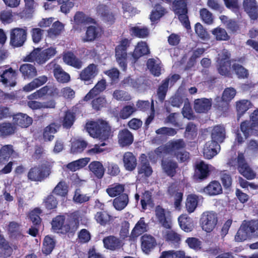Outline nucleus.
<instances>
[{
	"label": "nucleus",
	"mask_w": 258,
	"mask_h": 258,
	"mask_svg": "<svg viewBox=\"0 0 258 258\" xmlns=\"http://www.w3.org/2000/svg\"><path fill=\"white\" fill-rule=\"evenodd\" d=\"M85 128L91 137L105 140L111 134V127L108 122L103 119L90 120L86 123Z\"/></svg>",
	"instance_id": "nucleus-1"
},
{
	"label": "nucleus",
	"mask_w": 258,
	"mask_h": 258,
	"mask_svg": "<svg viewBox=\"0 0 258 258\" xmlns=\"http://www.w3.org/2000/svg\"><path fill=\"white\" fill-rule=\"evenodd\" d=\"M166 3L172 4V10L179 21L187 29L191 28L188 16V0H164Z\"/></svg>",
	"instance_id": "nucleus-2"
},
{
	"label": "nucleus",
	"mask_w": 258,
	"mask_h": 258,
	"mask_svg": "<svg viewBox=\"0 0 258 258\" xmlns=\"http://www.w3.org/2000/svg\"><path fill=\"white\" fill-rule=\"evenodd\" d=\"M258 236V220H251L242 224L235 236V240L242 242Z\"/></svg>",
	"instance_id": "nucleus-3"
},
{
	"label": "nucleus",
	"mask_w": 258,
	"mask_h": 258,
	"mask_svg": "<svg viewBox=\"0 0 258 258\" xmlns=\"http://www.w3.org/2000/svg\"><path fill=\"white\" fill-rule=\"evenodd\" d=\"M131 40L128 38L121 39L115 48V57L119 67L125 71L127 66V49L131 45Z\"/></svg>",
	"instance_id": "nucleus-4"
},
{
	"label": "nucleus",
	"mask_w": 258,
	"mask_h": 258,
	"mask_svg": "<svg viewBox=\"0 0 258 258\" xmlns=\"http://www.w3.org/2000/svg\"><path fill=\"white\" fill-rule=\"evenodd\" d=\"M52 229L57 233H73L78 228L77 223L74 220H65L63 216H57L51 222Z\"/></svg>",
	"instance_id": "nucleus-5"
},
{
	"label": "nucleus",
	"mask_w": 258,
	"mask_h": 258,
	"mask_svg": "<svg viewBox=\"0 0 258 258\" xmlns=\"http://www.w3.org/2000/svg\"><path fill=\"white\" fill-rule=\"evenodd\" d=\"M240 129L243 137L240 133L237 134L236 140L239 143L243 142L253 133V131L258 130V114H252L250 116L249 122H242Z\"/></svg>",
	"instance_id": "nucleus-6"
},
{
	"label": "nucleus",
	"mask_w": 258,
	"mask_h": 258,
	"mask_svg": "<svg viewBox=\"0 0 258 258\" xmlns=\"http://www.w3.org/2000/svg\"><path fill=\"white\" fill-rule=\"evenodd\" d=\"M27 28L25 26L16 27L10 31V45L13 48L23 46L27 39Z\"/></svg>",
	"instance_id": "nucleus-7"
},
{
	"label": "nucleus",
	"mask_w": 258,
	"mask_h": 258,
	"mask_svg": "<svg viewBox=\"0 0 258 258\" xmlns=\"http://www.w3.org/2000/svg\"><path fill=\"white\" fill-rule=\"evenodd\" d=\"M96 14L101 20L107 26H111L115 24L117 14L106 5L100 4L96 7Z\"/></svg>",
	"instance_id": "nucleus-8"
},
{
	"label": "nucleus",
	"mask_w": 258,
	"mask_h": 258,
	"mask_svg": "<svg viewBox=\"0 0 258 258\" xmlns=\"http://www.w3.org/2000/svg\"><path fill=\"white\" fill-rule=\"evenodd\" d=\"M229 164L232 166L236 165L239 172L247 179L251 180L255 177V173L245 162L242 153L238 154L236 160L230 161Z\"/></svg>",
	"instance_id": "nucleus-9"
},
{
	"label": "nucleus",
	"mask_w": 258,
	"mask_h": 258,
	"mask_svg": "<svg viewBox=\"0 0 258 258\" xmlns=\"http://www.w3.org/2000/svg\"><path fill=\"white\" fill-rule=\"evenodd\" d=\"M218 222V217L216 213L212 211L204 212L200 218V224L203 230L210 233L216 227Z\"/></svg>",
	"instance_id": "nucleus-10"
},
{
	"label": "nucleus",
	"mask_w": 258,
	"mask_h": 258,
	"mask_svg": "<svg viewBox=\"0 0 258 258\" xmlns=\"http://www.w3.org/2000/svg\"><path fill=\"white\" fill-rule=\"evenodd\" d=\"M98 73V66L93 63H91L80 72L78 79L84 82L85 84H91Z\"/></svg>",
	"instance_id": "nucleus-11"
},
{
	"label": "nucleus",
	"mask_w": 258,
	"mask_h": 258,
	"mask_svg": "<svg viewBox=\"0 0 258 258\" xmlns=\"http://www.w3.org/2000/svg\"><path fill=\"white\" fill-rule=\"evenodd\" d=\"M17 72L10 67L4 70L1 75V81L7 86L14 87L17 84Z\"/></svg>",
	"instance_id": "nucleus-12"
},
{
	"label": "nucleus",
	"mask_w": 258,
	"mask_h": 258,
	"mask_svg": "<svg viewBox=\"0 0 258 258\" xmlns=\"http://www.w3.org/2000/svg\"><path fill=\"white\" fill-rule=\"evenodd\" d=\"M50 173V169L48 167H34L28 172V177L32 181H41L47 177Z\"/></svg>",
	"instance_id": "nucleus-13"
},
{
	"label": "nucleus",
	"mask_w": 258,
	"mask_h": 258,
	"mask_svg": "<svg viewBox=\"0 0 258 258\" xmlns=\"http://www.w3.org/2000/svg\"><path fill=\"white\" fill-rule=\"evenodd\" d=\"M185 145L182 140H174L168 142L165 146L164 149L166 154H170L172 156L176 155L179 153L180 150L184 148Z\"/></svg>",
	"instance_id": "nucleus-14"
},
{
	"label": "nucleus",
	"mask_w": 258,
	"mask_h": 258,
	"mask_svg": "<svg viewBox=\"0 0 258 258\" xmlns=\"http://www.w3.org/2000/svg\"><path fill=\"white\" fill-rule=\"evenodd\" d=\"M47 67L50 69L51 68V67H53V75L58 82L65 83L70 81V76L69 74L64 72L59 64L51 61L47 64Z\"/></svg>",
	"instance_id": "nucleus-15"
},
{
	"label": "nucleus",
	"mask_w": 258,
	"mask_h": 258,
	"mask_svg": "<svg viewBox=\"0 0 258 258\" xmlns=\"http://www.w3.org/2000/svg\"><path fill=\"white\" fill-rule=\"evenodd\" d=\"M243 7L251 20L258 18V5L256 0H243Z\"/></svg>",
	"instance_id": "nucleus-16"
},
{
	"label": "nucleus",
	"mask_w": 258,
	"mask_h": 258,
	"mask_svg": "<svg viewBox=\"0 0 258 258\" xmlns=\"http://www.w3.org/2000/svg\"><path fill=\"white\" fill-rule=\"evenodd\" d=\"M212 105L211 98H202L195 100L194 108L196 113H207L211 108Z\"/></svg>",
	"instance_id": "nucleus-17"
},
{
	"label": "nucleus",
	"mask_w": 258,
	"mask_h": 258,
	"mask_svg": "<svg viewBox=\"0 0 258 258\" xmlns=\"http://www.w3.org/2000/svg\"><path fill=\"white\" fill-rule=\"evenodd\" d=\"M56 104L55 101L52 99L44 102L36 100H29L27 102L28 106L32 110L54 109L56 107Z\"/></svg>",
	"instance_id": "nucleus-18"
},
{
	"label": "nucleus",
	"mask_w": 258,
	"mask_h": 258,
	"mask_svg": "<svg viewBox=\"0 0 258 258\" xmlns=\"http://www.w3.org/2000/svg\"><path fill=\"white\" fill-rule=\"evenodd\" d=\"M102 32L103 29L101 27L89 26L87 28L85 35L82 38V41L84 42H92L100 37Z\"/></svg>",
	"instance_id": "nucleus-19"
},
{
	"label": "nucleus",
	"mask_w": 258,
	"mask_h": 258,
	"mask_svg": "<svg viewBox=\"0 0 258 258\" xmlns=\"http://www.w3.org/2000/svg\"><path fill=\"white\" fill-rule=\"evenodd\" d=\"M201 200V196L192 194L188 195L185 202L187 212L189 214L194 213L199 205Z\"/></svg>",
	"instance_id": "nucleus-20"
},
{
	"label": "nucleus",
	"mask_w": 258,
	"mask_h": 258,
	"mask_svg": "<svg viewBox=\"0 0 258 258\" xmlns=\"http://www.w3.org/2000/svg\"><path fill=\"white\" fill-rule=\"evenodd\" d=\"M62 59L67 64L75 69H80L83 66V61L72 51L64 53L62 56Z\"/></svg>",
	"instance_id": "nucleus-21"
},
{
	"label": "nucleus",
	"mask_w": 258,
	"mask_h": 258,
	"mask_svg": "<svg viewBox=\"0 0 258 258\" xmlns=\"http://www.w3.org/2000/svg\"><path fill=\"white\" fill-rule=\"evenodd\" d=\"M220 150V147L218 144L213 141H209L204 146L203 154L206 158L210 159L216 156Z\"/></svg>",
	"instance_id": "nucleus-22"
},
{
	"label": "nucleus",
	"mask_w": 258,
	"mask_h": 258,
	"mask_svg": "<svg viewBox=\"0 0 258 258\" xmlns=\"http://www.w3.org/2000/svg\"><path fill=\"white\" fill-rule=\"evenodd\" d=\"M155 217L161 225L168 229L172 227L171 221L166 217V211L161 207L158 206L155 210Z\"/></svg>",
	"instance_id": "nucleus-23"
},
{
	"label": "nucleus",
	"mask_w": 258,
	"mask_h": 258,
	"mask_svg": "<svg viewBox=\"0 0 258 258\" xmlns=\"http://www.w3.org/2000/svg\"><path fill=\"white\" fill-rule=\"evenodd\" d=\"M106 87V83L105 80L102 79L98 81L95 86L85 96L83 100L88 101L93 99L100 92L103 91Z\"/></svg>",
	"instance_id": "nucleus-24"
},
{
	"label": "nucleus",
	"mask_w": 258,
	"mask_h": 258,
	"mask_svg": "<svg viewBox=\"0 0 258 258\" xmlns=\"http://www.w3.org/2000/svg\"><path fill=\"white\" fill-rule=\"evenodd\" d=\"M168 192L173 198V205L175 210L178 212L180 211L183 193L181 191H179L174 185H172L169 187Z\"/></svg>",
	"instance_id": "nucleus-25"
},
{
	"label": "nucleus",
	"mask_w": 258,
	"mask_h": 258,
	"mask_svg": "<svg viewBox=\"0 0 258 258\" xmlns=\"http://www.w3.org/2000/svg\"><path fill=\"white\" fill-rule=\"evenodd\" d=\"M13 123L21 127H28L33 122L32 117L27 114H14Z\"/></svg>",
	"instance_id": "nucleus-26"
},
{
	"label": "nucleus",
	"mask_w": 258,
	"mask_h": 258,
	"mask_svg": "<svg viewBox=\"0 0 258 258\" xmlns=\"http://www.w3.org/2000/svg\"><path fill=\"white\" fill-rule=\"evenodd\" d=\"M156 245V241L153 236L145 234L141 237V247L145 253L150 252Z\"/></svg>",
	"instance_id": "nucleus-27"
},
{
	"label": "nucleus",
	"mask_w": 258,
	"mask_h": 258,
	"mask_svg": "<svg viewBox=\"0 0 258 258\" xmlns=\"http://www.w3.org/2000/svg\"><path fill=\"white\" fill-rule=\"evenodd\" d=\"M19 71L24 79H31L37 75L35 67L30 63H24L20 66Z\"/></svg>",
	"instance_id": "nucleus-28"
},
{
	"label": "nucleus",
	"mask_w": 258,
	"mask_h": 258,
	"mask_svg": "<svg viewBox=\"0 0 258 258\" xmlns=\"http://www.w3.org/2000/svg\"><path fill=\"white\" fill-rule=\"evenodd\" d=\"M123 163L125 169L131 171L134 170L137 166V158L132 152H127L123 154Z\"/></svg>",
	"instance_id": "nucleus-29"
},
{
	"label": "nucleus",
	"mask_w": 258,
	"mask_h": 258,
	"mask_svg": "<svg viewBox=\"0 0 258 258\" xmlns=\"http://www.w3.org/2000/svg\"><path fill=\"white\" fill-rule=\"evenodd\" d=\"M118 143L121 147L129 146L132 144L134 138L132 134L127 130L120 131L118 135Z\"/></svg>",
	"instance_id": "nucleus-30"
},
{
	"label": "nucleus",
	"mask_w": 258,
	"mask_h": 258,
	"mask_svg": "<svg viewBox=\"0 0 258 258\" xmlns=\"http://www.w3.org/2000/svg\"><path fill=\"white\" fill-rule=\"evenodd\" d=\"M180 227L186 232L191 231L194 227L192 220L186 214H182L178 218Z\"/></svg>",
	"instance_id": "nucleus-31"
},
{
	"label": "nucleus",
	"mask_w": 258,
	"mask_h": 258,
	"mask_svg": "<svg viewBox=\"0 0 258 258\" xmlns=\"http://www.w3.org/2000/svg\"><path fill=\"white\" fill-rule=\"evenodd\" d=\"M149 53L150 50L147 43L146 42L141 41L137 44L132 53V56L135 60H137L141 57Z\"/></svg>",
	"instance_id": "nucleus-32"
},
{
	"label": "nucleus",
	"mask_w": 258,
	"mask_h": 258,
	"mask_svg": "<svg viewBox=\"0 0 258 258\" xmlns=\"http://www.w3.org/2000/svg\"><path fill=\"white\" fill-rule=\"evenodd\" d=\"M222 191V186L220 183L217 181H213L206 186L203 192L206 195L214 196L220 194Z\"/></svg>",
	"instance_id": "nucleus-33"
},
{
	"label": "nucleus",
	"mask_w": 258,
	"mask_h": 258,
	"mask_svg": "<svg viewBox=\"0 0 258 258\" xmlns=\"http://www.w3.org/2000/svg\"><path fill=\"white\" fill-rule=\"evenodd\" d=\"M148 224L145 222L143 217L140 218L133 228L130 237L134 238L138 237L144 232L147 231Z\"/></svg>",
	"instance_id": "nucleus-34"
},
{
	"label": "nucleus",
	"mask_w": 258,
	"mask_h": 258,
	"mask_svg": "<svg viewBox=\"0 0 258 258\" xmlns=\"http://www.w3.org/2000/svg\"><path fill=\"white\" fill-rule=\"evenodd\" d=\"M94 219L98 224L103 226L109 225L113 221V217L105 211L97 212Z\"/></svg>",
	"instance_id": "nucleus-35"
},
{
	"label": "nucleus",
	"mask_w": 258,
	"mask_h": 258,
	"mask_svg": "<svg viewBox=\"0 0 258 258\" xmlns=\"http://www.w3.org/2000/svg\"><path fill=\"white\" fill-rule=\"evenodd\" d=\"M130 35L135 37L145 38L150 34L149 29L146 26L140 27L139 26L131 27L129 29Z\"/></svg>",
	"instance_id": "nucleus-36"
},
{
	"label": "nucleus",
	"mask_w": 258,
	"mask_h": 258,
	"mask_svg": "<svg viewBox=\"0 0 258 258\" xmlns=\"http://www.w3.org/2000/svg\"><path fill=\"white\" fill-rule=\"evenodd\" d=\"M212 141L219 144L222 142L225 138V131L223 126L217 125L212 130L211 133Z\"/></svg>",
	"instance_id": "nucleus-37"
},
{
	"label": "nucleus",
	"mask_w": 258,
	"mask_h": 258,
	"mask_svg": "<svg viewBox=\"0 0 258 258\" xmlns=\"http://www.w3.org/2000/svg\"><path fill=\"white\" fill-rule=\"evenodd\" d=\"M211 166L201 161L197 164L196 176L197 178L203 179L206 178L209 175Z\"/></svg>",
	"instance_id": "nucleus-38"
},
{
	"label": "nucleus",
	"mask_w": 258,
	"mask_h": 258,
	"mask_svg": "<svg viewBox=\"0 0 258 258\" xmlns=\"http://www.w3.org/2000/svg\"><path fill=\"white\" fill-rule=\"evenodd\" d=\"M136 109L137 111L144 112L150 111V113H155L153 100H152L151 103L148 100H138L136 102Z\"/></svg>",
	"instance_id": "nucleus-39"
},
{
	"label": "nucleus",
	"mask_w": 258,
	"mask_h": 258,
	"mask_svg": "<svg viewBox=\"0 0 258 258\" xmlns=\"http://www.w3.org/2000/svg\"><path fill=\"white\" fill-rule=\"evenodd\" d=\"M231 62L228 58H222L220 60L218 67V73L222 76L231 77L230 72Z\"/></svg>",
	"instance_id": "nucleus-40"
},
{
	"label": "nucleus",
	"mask_w": 258,
	"mask_h": 258,
	"mask_svg": "<svg viewBox=\"0 0 258 258\" xmlns=\"http://www.w3.org/2000/svg\"><path fill=\"white\" fill-rule=\"evenodd\" d=\"M60 125L52 123L45 127L43 130V138L45 141H50L54 138V135L57 132Z\"/></svg>",
	"instance_id": "nucleus-41"
},
{
	"label": "nucleus",
	"mask_w": 258,
	"mask_h": 258,
	"mask_svg": "<svg viewBox=\"0 0 258 258\" xmlns=\"http://www.w3.org/2000/svg\"><path fill=\"white\" fill-rule=\"evenodd\" d=\"M74 22L76 24H86L97 23L95 20L91 17H88L82 12H77L74 17Z\"/></svg>",
	"instance_id": "nucleus-42"
},
{
	"label": "nucleus",
	"mask_w": 258,
	"mask_h": 258,
	"mask_svg": "<svg viewBox=\"0 0 258 258\" xmlns=\"http://www.w3.org/2000/svg\"><path fill=\"white\" fill-rule=\"evenodd\" d=\"M89 161V158H81L69 163L66 165V167L70 171L74 172L86 166Z\"/></svg>",
	"instance_id": "nucleus-43"
},
{
	"label": "nucleus",
	"mask_w": 258,
	"mask_h": 258,
	"mask_svg": "<svg viewBox=\"0 0 258 258\" xmlns=\"http://www.w3.org/2000/svg\"><path fill=\"white\" fill-rule=\"evenodd\" d=\"M55 245V240L53 237L49 235L45 237L42 248V252L48 255L51 253Z\"/></svg>",
	"instance_id": "nucleus-44"
},
{
	"label": "nucleus",
	"mask_w": 258,
	"mask_h": 258,
	"mask_svg": "<svg viewBox=\"0 0 258 258\" xmlns=\"http://www.w3.org/2000/svg\"><path fill=\"white\" fill-rule=\"evenodd\" d=\"M103 243L105 247L110 250H114L120 247L122 245L121 241L113 236L104 238Z\"/></svg>",
	"instance_id": "nucleus-45"
},
{
	"label": "nucleus",
	"mask_w": 258,
	"mask_h": 258,
	"mask_svg": "<svg viewBox=\"0 0 258 258\" xmlns=\"http://www.w3.org/2000/svg\"><path fill=\"white\" fill-rule=\"evenodd\" d=\"M56 53V50L55 48L50 47L40 51L39 58L38 61L39 64L45 63L48 59L53 57Z\"/></svg>",
	"instance_id": "nucleus-46"
},
{
	"label": "nucleus",
	"mask_w": 258,
	"mask_h": 258,
	"mask_svg": "<svg viewBox=\"0 0 258 258\" xmlns=\"http://www.w3.org/2000/svg\"><path fill=\"white\" fill-rule=\"evenodd\" d=\"M89 168L98 178H101L103 177L105 169L100 162L95 161L91 162L89 165Z\"/></svg>",
	"instance_id": "nucleus-47"
},
{
	"label": "nucleus",
	"mask_w": 258,
	"mask_h": 258,
	"mask_svg": "<svg viewBox=\"0 0 258 258\" xmlns=\"http://www.w3.org/2000/svg\"><path fill=\"white\" fill-rule=\"evenodd\" d=\"M170 79L166 78L162 81L161 85L158 87L157 90V95L159 100L161 102H163L166 97L168 91Z\"/></svg>",
	"instance_id": "nucleus-48"
},
{
	"label": "nucleus",
	"mask_w": 258,
	"mask_h": 258,
	"mask_svg": "<svg viewBox=\"0 0 258 258\" xmlns=\"http://www.w3.org/2000/svg\"><path fill=\"white\" fill-rule=\"evenodd\" d=\"M17 128L11 123L3 122L0 124V136L6 137L12 135L16 132Z\"/></svg>",
	"instance_id": "nucleus-49"
},
{
	"label": "nucleus",
	"mask_w": 258,
	"mask_h": 258,
	"mask_svg": "<svg viewBox=\"0 0 258 258\" xmlns=\"http://www.w3.org/2000/svg\"><path fill=\"white\" fill-rule=\"evenodd\" d=\"M214 107L222 113H227L230 107V103L222 97H217L215 99Z\"/></svg>",
	"instance_id": "nucleus-50"
},
{
	"label": "nucleus",
	"mask_w": 258,
	"mask_h": 258,
	"mask_svg": "<svg viewBox=\"0 0 258 258\" xmlns=\"http://www.w3.org/2000/svg\"><path fill=\"white\" fill-rule=\"evenodd\" d=\"M236 109L237 113H245L248 109L253 107V104L250 101L247 99H242L235 102Z\"/></svg>",
	"instance_id": "nucleus-51"
},
{
	"label": "nucleus",
	"mask_w": 258,
	"mask_h": 258,
	"mask_svg": "<svg viewBox=\"0 0 258 258\" xmlns=\"http://www.w3.org/2000/svg\"><path fill=\"white\" fill-rule=\"evenodd\" d=\"M128 198L126 194H123L121 196L115 198L113 200V206L115 209L118 211L123 210L128 204Z\"/></svg>",
	"instance_id": "nucleus-52"
},
{
	"label": "nucleus",
	"mask_w": 258,
	"mask_h": 258,
	"mask_svg": "<svg viewBox=\"0 0 258 258\" xmlns=\"http://www.w3.org/2000/svg\"><path fill=\"white\" fill-rule=\"evenodd\" d=\"M177 166V164L171 160L165 159L162 162V167L163 170L171 176H173L174 174Z\"/></svg>",
	"instance_id": "nucleus-53"
},
{
	"label": "nucleus",
	"mask_w": 258,
	"mask_h": 258,
	"mask_svg": "<svg viewBox=\"0 0 258 258\" xmlns=\"http://www.w3.org/2000/svg\"><path fill=\"white\" fill-rule=\"evenodd\" d=\"M147 66L154 76L158 77L161 75V68L154 58H149L147 60Z\"/></svg>",
	"instance_id": "nucleus-54"
},
{
	"label": "nucleus",
	"mask_w": 258,
	"mask_h": 258,
	"mask_svg": "<svg viewBox=\"0 0 258 258\" xmlns=\"http://www.w3.org/2000/svg\"><path fill=\"white\" fill-rule=\"evenodd\" d=\"M124 190V186L116 183L110 185L106 189L107 194L111 197H115L121 194Z\"/></svg>",
	"instance_id": "nucleus-55"
},
{
	"label": "nucleus",
	"mask_w": 258,
	"mask_h": 258,
	"mask_svg": "<svg viewBox=\"0 0 258 258\" xmlns=\"http://www.w3.org/2000/svg\"><path fill=\"white\" fill-rule=\"evenodd\" d=\"M113 98L119 101L128 102L132 99L130 94L124 90L116 89L113 91Z\"/></svg>",
	"instance_id": "nucleus-56"
},
{
	"label": "nucleus",
	"mask_w": 258,
	"mask_h": 258,
	"mask_svg": "<svg viewBox=\"0 0 258 258\" xmlns=\"http://www.w3.org/2000/svg\"><path fill=\"white\" fill-rule=\"evenodd\" d=\"M87 146V143L81 139H74L72 141L71 152L77 153L83 151Z\"/></svg>",
	"instance_id": "nucleus-57"
},
{
	"label": "nucleus",
	"mask_w": 258,
	"mask_h": 258,
	"mask_svg": "<svg viewBox=\"0 0 258 258\" xmlns=\"http://www.w3.org/2000/svg\"><path fill=\"white\" fill-rule=\"evenodd\" d=\"M141 166L139 169V174H144L145 176H149L152 173V169L150 166L149 164L146 162V156L142 154L140 157Z\"/></svg>",
	"instance_id": "nucleus-58"
},
{
	"label": "nucleus",
	"mask_w": 258,
	"mask_h": 258,
	"mask_svg": "<svg viewBox=\"0 0 258 258\" xmlns=\"http://www.w3.org/2000/svg\"><path fill=\"white\" fill-rule=\"evenodd\" d=\"M13 151L12 146L11 145L3 147L0 150V162L4 161V163H6Z\"/></svg>",
	"instance_id": "nucleus-59"
},
{
	"label": "nucleus",
	"mask_w": 258,
	"mask_h": 258,
	"mask_svg": "<svg viewBox=\"0 0 258 258\" xmlns=\"http://www.w3.org/2000/svg\"><path fill=\"white\" fill-rule=\"evenodd\" d=\"M233 70L239 79H246L249 76L248 70L242 65L234 63L232 65Z\"/></svg>",
	"instance_id": "nucleus-60"
},
{
	"label": "nucleus",
	"mask_w": 258,
	"mask_h": 258,
	"mask_svg": "<svg viewBox=\"0 0 258 258\" xmlns=\"http://www.w3.org/2000/svg\"><path fill=\"white\" fill-rule=\"evenodd\" d=\"M63 26L61 22L57 21L53 23L51 27L48 31V36L50 37H53L59 35Z\"/></svg>",
	"instance_id": "nucleus-61"
},
{
	"label": "nucleus",
	"mask_w": 258,
	"mask_h": 258,
	"mask_svg": "<svg viewBox=\"0 0 258 258\" xmlns=\"http://www.w3.org/2000/svg\"><path fill=\"white\" fill-rule=\"evenodd\" d=\"M53 193L61 196L65 197L67 195L68 192V185L64 181H60L54 187Z\"/></svg>",
	"instance_id": "nucleus-62"
},
{
	"label": "nucleus",
	"mask_w": 258,
	"mask_h": 258,
	"mask_svg": "<svg viewBox=\"0 0 258 258\" xmlns=\"http://www.w3.org/2000/svg\"><path fill=\"white\" fill-rule=\"evenodd\" d=\"M200 15L201 19L205 23L210 25L213 23L214 17L213 14L206 8H202L200 10Z\"/></svg>",
	"instance_id": "nucleus-63"
},
{
	"label": "nucleus",
	"mask_w": 258,
	"mask_h": 258,
	"mask_svg": "<svg viewBox=\"0 0 258 258\" xmlns=\"http://www.w3.org/2000/svg\"><path fill=\"white\" fill-rule=\"evenodd\" d=\"M164 238L172 243H177L180 240V237L179 234L172 230H166L163 232Z\"/></svg>",
	"instance_id": "nucleus-64"
}]
</instances>
